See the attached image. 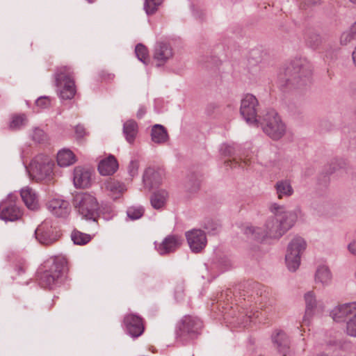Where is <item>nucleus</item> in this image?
I'll return each mask as SVG.
<instances>
[{"instance_id": "7ed1b4c3", "label": "nucleus", "mask_w": 356, "mask_h": 356, "mask_svg": "<svg viewBox=\"0 0 356 356\" xmlns=\"http://www.w3.org/2000/svg\"><path fill=\"white\" fill-rule=\"evenodd\" d=\"M286 232L280 223L276 216L268 218L265 223V229L261 227L248 226L245 229V234L252 238L260 241L266 237L278 239L282 237Z\"/></svg>"}, {"instance_id": "603ef678", "label": "nucleus", "mask_w": 356, "mask_h": 356, "mask_svg": "<svg viewBox=\"0 0 356 356\" xmlns=\"http://www.w3.org/2000/svg\"><path fill=\"white\" fill-rule=\"evenodd\" d=\"M17 270L18 274L20 275L25 272V268L23 266H19L17 268Z\"/></svg>"}, {"instance_id": "e433bc0d", "label": "nucleus", "mask_w": 356, "mask_h": 356, "mask_svg": "<svg viewBox=\"0 0 356 356\" xmlns=\"http://www.w3.org/2000/svg\"><path fill=\"white\" fill-rule=\"evenodd\" d=\"M127 216L132 220L140 218L144 214L143 207H130L127 211Z\"/></svg>"}, {"instance_id": "f8f14e48", "label": "nucleus", "mask_w": 356, "mask_h": 356, "mask_svg": "<svg viewBox=\"0 0 356 356\" xmlns=\"http://www.w3.org/2000/svg\"><path fill=\"white\" fill-rule=\"evenodd\" d=\"M188 244L192 252H201L207 243L205 233L201 229H192L186 233Z\"/></svg>"}, {"instance_id": "c756f323", "label": "nucleus", "mask_w": 356, "mask_h": 356, "mask_svg": "<svg viewBox=\"0 0 356 356\" xmlns=\"http://www.w3.org/2000/svg\"><path fill=\"white\" fill-rule=\"evenodd\" d=\"M137 134L138 124L134 120H129L124 123L123 134L129 143H134Z\"/></svg>"}, {"instance_id": "b1692460", "label": "nucleus", "mask_w": 356, "mask_h": 356, "mask_svg": "<svg viewBox=\"0 0 356 356\" xmlns=\"http://www.w3.org/2000/svg\"><path fill=\"white\" fill-rule=\"evenodd\" d=\"M275 189L279 200L289 197L294 193L291 181L288 179L277 181L275 184Z\"/></svg>"}, {"instance_id": "bb28decb", "label": "nucleus", "mask_w": 356, "mask_h": 356, "mask_svg": "<svg viewBox=\"0 0 356 356\" xmlns=\"http://www.w3.org/2000/svg\"><path fill=\"white\" fill-rule=\"evenodd\" d=\"M169 136L165 128L161 124H154L151 130L152 141L156 144H163L168 140Z\"/></svg>"}, {"instance_id": "6e6552de", "label": "nucleus", "mask_w": 356, "mask_h": 356, "mask_svg": "<svg viewBox=\"0 0 356 356\" xmlns=\"http://www.w3.org/2000/svg\"><path fill=\"white\" fill-rule=\"evenodd\" d=\"M307 248V243L300 236L294 237L289 243L285 260L289 270L296 271L300 264L301 255Z\"/></svg>"}, {"instance_id": "4468645a", "label": "nucleus", "mask_w": 356, "mask_h": 356, "mask_svg": "<svg viewBox=\"0 0 356 356\" xmlns=\"http://www.w3.org/2000/svg\"><path fill=\"white\" fill-rule=\"evenodd\" d=\"M174 56V51L168 42L159 41L154 47V59L156 61L157 66L163 65Z\"/></svg>"}, {"instance_id": "37998d69", "label": "nucleus", "mask_w": 356, "mask_h": 356, "mask_svg": "<svg viewBox=\"0 0 356 356\" xmlns=\"http://www.w3.org/2000/svg\"><path fill=\"white\" fill-rule=\"evenodd\" d=\"M32 138L37 143H42L46 139V135L43 130L35 128L33 132Z\"/></svg>"}, {"instance_id": "ea45409f", "label": "nucleus", "mask_w": 356, "mask_h": 356, "mask_svg": "<svg viewBox=\"0 0 356 356\" xmlns=\"http://www.w3.org/2000/svg\"><path fill=\"white\" fill-rule=\"evenodd\" d=\"M356 39V35L353 31L350 28L348 31H344L340 37V42L343 45H346L353 40Z\"/></svg>"}, {"instance_id": "c85d7f7f", "label": "nucleus", "mask_w": 356, "mask_h": 356, "mask_svg": "<svg viewBox=\"0 0 356 356\" xmlns=\"http://www.w3.org/2000/svg\"><path fill=\"white\" fill-rule=\"evenodd\" d=\"M76 156L69 149H63L57 154V163L60 167H67L76 162Z\"/></svg>"}, {"instance_id": "20e7f679", "label": "nucleus", "mask_w": 356, "mask_h": 356, "mask_svg": "<svg viewBox=\"0 0 356 356\" xmlns=\"http://www.w3.org/2000/svg\"><path fill=\"white\" fill-rule=\"evenodd\" d=\"M66 261L64 258L56 257L45 264L47 268L39 275V283L42 287L52 288L56 285L66 270Z\"/></svg>"}, {"instance_id": "2f4dec72", "label": "nucleus", "mask_w": 356, "mask_h": 356, "mask_svg": "<svg viewBox=\"0 0 356 356\" xmlns=\"http://www.w3.org/2000/svg\"><path fill=\"white\" fill-rule=\"evenodd\" d=\"M168 193L165 190H159L154 192L150 198V202L152 207L155 209L163 208L167 201Z\"/></svg>"}, {"instance_id": "2eb2a0df", "label": "nucleus", "mask_w": 356, "mask_h": 356, "mask_svg": "<svg viewBox=\"0 0 356 356\" xmlns=\"http://www.w3.org/2000/svg\"><path fill=\"white\" fill-rule=\"evenodd\" d=\"M48 211L58 218H66L70 213V205L66 200L54 198L47 203Z\"/></svg>"}, {"instance_id": "aec40b11", "label": "nucleus", "mask_w": 356, "mask_h": 356, "mask_svg": "<svg viewBox=\"0 0 356 356\" xmlns=\"http://www.w3.org/2000/svg\"><path fill=\"white\" fill-rule=\"evenodd\" d=\"M162 172L153 168H147L143 177L144 186L149 190L157 187L162 181Z\"/></svg>"}, {"instance_id": "de8ad7c7", "label": "nucleus", "mask_w": 356, "mask_h": 356, "mask_svg": "<svg viewBox=\"0 0 356 356\" xmlns=\"http://www.w3.org/2000/svg\"><path fill=\"white\" fill-rule=\"evenodd\" d=\"M75 134L77 138H81L85 134V129L81 125H77L75 127Z\"/></svg>"}, {"instance_id": "58836bf2", "label": "nucleus", "mask_w": 356, "mask_h": 356, "mask_svg": "<svg viewBox=\"0 0 356 356\" xmlns=\"http://www.w3.org/2000/svg\"><path fill=\"white\" fill-rule=\"evenodd\" d=\"M346 330L349 336L356 337V312L347 321Z\"/></svg>"}, {"instance_id": "f3484780", "label": "nucleus", "mask_w": 356, "mask_h": 356, "mask_svg": "<svg viewBox=\"0 0 356 356\" xmlns=\"http://www.w3.org/2000/svg\"><path fill=\"white\" fill-rule=\"evenodd\" d=\"M356 312V302L339 305L335 307L330 313L333 320L336 322H343L348 316H353Z\"/></svg>"}, {"instance_id": "f704fd0d", "label": "nucleus", "mask_w": 356, "mask_h": 356, "mask_svg": "<svg viewBox=\"0 0 356 356\" xmlns=\"http://www.w3.org/2000/svg\"><path fill=\"white\" fill-rule=\"evenodd\" d=\"M135 53L138 60L142 63L144 64H147L148 63V50L143 44H138L135 49Z\"/></svg>"}, {"instance_id": "39448f33", "label": "nucleus", "mask_w": 356, "mask_h": 356, "mask_svg": "<svg viewBox=\"0 0 356 356\" xmlns=\"http://www.w3.org/2000/svg\"><path fill=\"white\" fill-rule=\"evenodd\" d=\"M54 161L47 155L38 154L31 161L29 173L37 181H50L54 177Z\"/></svg>"}, {"instance_id": "72a5a7b5", "label": "nucleus", "mask_w": 356, "mask_h": 356, "mask_svg": "<svg viewBox=\"0 0 356 356\" xmlns=\"http://www.w3.org/2000/svg\"><path fill=\"white\" fill-rule=\"evenodd\" d=\"M71 238L74 244L82 245L88 243L91 237L89 234L82 233L77 230H74L71 234Z\"/></svg>"}, {"instance_id": "412c9836", "label": "nucleus", "mask_w": 356, "mask_h": 356, "mask_svg": "<svg viewBox=\"0 0 356 356\" xmlns=\"http://www.w3.org/2000/svg\"><path fill=\"white\" fill-rule=\"evenodd\" d=\"M91 172L82 167H76L74 170V184L77 188H87L90 186Z\"/></svg>"}, {"instance_id": "a19ab883", "label": "nucleus", "mask_w": 356, "mask_h": 356, "mask_svg": "<svg viewBox=\"0 0 356 356\" xmlns=\"http://www.w3.org/2000/svg\"><path fill=\"white\" fill-rule=\"evenodd\" d=\"M236 151V146L234 144H223L220 147V152L225 156H232Z\"/></svg>"}, {"instance_id": "4be33fe9", "label": "nucleus", "mask_w": 356, "mask_h": 356, "mask_svg": "<svg viewBox=\"0 0 356 356\" xmlns=\"http://www.w3.org/2000/svg\"><path fill=\"white\" fill-rule=\"evenodd\" d=\"M272 341L278 351L286 356L289 350V339L286 334L282 330H277L272 335Z\"/></svg>"}, {"instance_id": "a878e982", "label": "nucleus", "mask_w": 356, "mask_h": 356, "mask_svg": "<svg viewBox=\"0 0 356 356\" xmlns=\"http://www.w3.org/2000/svg\"><path fill=\"white\" fill-rule=\"evenodd\" d=\"M305 313L302 318V321L305 324H308L311 318L313 316L314 309L316 307V300L312 291H309L305 295Z\"/></svg>"}, {"instance_id": "9d476101", "label": "nucleus", "mask_w": 356, "mask_h": 356, "mask_svg": "<svg viewBox=\"0 0 356 356\" xmlns=\"http://www.w3.org/2000/svg\"><path fill=\"white\" fill-rule=\"evenodd\" d=\"M259 102L255 96L246 94L241 101L240 113L247 123L259 127V118L257 116Z\"/></svg>"}, {"instance_id": "f03ea898", "label": "nucleus", "mask_w": 356, "mask_h": 356, "mask_svg": "<svg viewBox=\"0 0 356 356\" xmlns=\"http://www.w3.org/2000/svg\"><path fill=\"white\" fill-rule=\"evenodd\" d=\"M57 94L61 99H72L76 94L74 72L70 67L63 66L54 74Z\"/></svg>"}, {"instance_id": "49530a36", "label": "nucleus", "mask_w": 356, "mask_h": 356, "mask_svg": "<svg viewBox=\"0 0 356 356\" xmlns=\"http://www.w3.org/2000/svg\"><path fill=\"white\" fill-rule=\"evenodd\" d=\"M204 227L209 233L214 234L218 229L219 225L211 220H208L205 222Z\"/></svg>"}, {"instance_id": "8fccbe9b", "label": "nucleus", "mask_w": 356, "mask_h": 356, "mask_svg": "<svg viewBox=\"0 0 356 356\" xmlns=\"http://www.w3.org/2000/svg\"><path fill=\"white\" fill-rule=\"evenodd\" d=\"M146 113V109L145 107H140L137 113V117L141 118L145 113Z\"/></svg>"}, {"instance_id": "4c0bfd02", "label": "nucleus", "mask_w": 356, "mask_h": 356, "mask_svg": "<svg viewBox=\"0 0 356 356\" xmlns=\"http://www.w3.org/2000/svg\"><path fill=\"white\" fill-rule=\"evenodd\" d=\"M162 0H145L144 9L147 15L154 14L161 4Z\"/></svg>"}, {"instance_id": "13d9d810", "label": "nucleus", "mask_w": 356, "mask_h": 356, "mask_svg": "<svg viewBox=\"0 0 356 356\" xmlns=\"http://www.w3.org/2000/svg\"><path fill=\"white\" fill-rule=\"evenodd\" d=\"M318 356H327V355L325 353H321Z\"/></svg>"}, {"instance_id": "3c124183", "label": "nucleus", "mask_w": 356, "mask_h": 356, "mask_svg": "<svg viewBox=\"0 0 356 356\" xmlns=\"http://www.w3.org/2000/svg\"><path fill=\"white\" fill-rule=\"evenodd\" d=\"M352 58H353V63L356 66V46H355V48L352 54Z\"/></svg>"}, {"instance_id": "09e8293b", "label": "nucleus", "mask_w": 356, "mask_h": 356, "mask_svg": "<svg viewBox=\"0 0 356 356\" xmlns=\"http://www.w3.org/2000/svg\"><path fill=\"white\" fill-rule=\"evenodd\" d=\"M348 250L351 254L356 255V241H353L348 244Z\"/></svg>"}, {"instance_id": "7c9ffc66", "label": "nucleus", "mask_w": 356, "mask_h": 356, "mask_svg": "<svg viewBox=\"0 0 356 356\" xmlns=\"http://www.w3.org/2000/svg\"><path fill=\"white\" fill-rule=\"evenodd\" d=\"M332 274L329 268L326 266H320L318 267L315 274V282L320 283L323 286H327L332 282Z\"/></svg>"}, {"instance_id": "79ce46f5", "label": "nucleus", "mask_w": 356, "mask_h": 356, "mask_svg": "<svg viewBox=\"0 0 356 356\" xmlns=\"http://www.w3.org/2000/svg\"><path fill=\"white\" fill-rule=\"evenodd\" d=\"M254 316H255V313L252 312V310L250 312L247 311L245 314L241 315L240 323L243 325V326L246 327L252 321V319Z\"/></svg>"}, {"instance_id": "6e6d98bb", "label": "nucleus", "mask_w": 356, "mask_h": 356, "mask_svg": "<svg viewBox=\"0 0 356 356\" xmlns=\"http://www.w3.org/2000/svg\"><path fill=\"white\" fill-rule=\"evenodd\" d=\"M241 160H243V163H245V164L247 163V160H246V159H245V158H243H243L241 157Z\"/></svg>"}, {"instance_id": "c03bdc74", "label": "nucleus", "mask_w": 356, "mask_h": 356, "mask_svg": "<svg viewBox=\"0 0 356 356\" xmlns=\"http://www.w3.org/2000/svg\"><path fill=\"white\" fill-rule=\"evenodd\" d=\"M35 104L41 109L47 108L50 106L51 99L49 97H40L36 100Z\"/></svg>"}, {"instance_id": "c9c22d12", "label": "nucleus", "mask_w": 356, "mask_h": 356, "mask_svg": "<svg viewBox=\"0 0 356 356\" xmlns=\"http://www.w3.org/2000/svg\"><path fill=\"white\" fill-rule=\"evenodd\" d=\"M306 42L311 48L316 49L321 44L322 39L319 34L311 33L307 36Z\"/></svg>"}, {"instance_id": "6ab92c4d", "label": "nucleus", "mask_w": 356, "mask_h": 356, "mask_svg": "<svg viewBox=\"0 0 356 356\" xmlns=\"http://www.w3.org/2000/svg\"><path fill=\"white\" fill-rule=\"evenodd\" d=\"M182 239L181 237L174 235L168 236L156 246L157 251L161 255H164L175 251L181 244Z\"/></svg>"}, {"instance_id": "864d4df0", "label": "nucleus", "mask_w": 356, "mask_h": 356, "mask_svg": "<svg viewBox=\"0 0 356 356\" xmlns=\"http://www.w3.org/2000/svg\"><path fill=\"white\" fill-rule=\"evenodd\" d=\"M308 4H316L318 0H306Z\"/></svg>"}, {"instance_id": "4d7b16f0", "label": "nucleus", "mask_w": 356, "mask_h": 356, "mask_svg": "<svg viewBox=\"0 0 356 356\" xmlns=\"http://www.w3.org/2000/svg\"><path fill=\"white\" fill-rule=\"evenodd\" d=\"M352 3L356 4V0H349Z\"/></svg>"}, {"instance_id": "dca6fc26", "label": "nucleus", "mask_w": 356, "mask_h": 356, "mask_svg": "<svg viewBox=\"0 0 356 356\" xmlns=\"http://www.w3.org/2000/svg\"><path fill=\"white\" fill-rule=\"evenodd\" d=\"M124 323L127 332L133 337H138L144 331V326L142 318L133 314L127 315L124 318Z\"/></svg>"}, {"instance_id": "423d86ee", "label": "nucleus", "mask_w": 356, "mask_h": 356, "mask_svg": "<svg viewBox=\"0 0 356 356\" xmlns=\"http://www.w3.org/2000/svg\"><path fill=\"white\" fill-rule=\"evenodd\" d=\"M259 126L275 140L282 138L286 133V125L275 110L267 111L263 116H259Z\"/></svg>"}, {"instance_id": "1a4fd4ad", "label": "nucleus", "mask_w": 356, "mask_h": 356, "mask_svg": "<svg viewBox=\"0 0 356 356\" xmlns=\"http://www.w3.org/2000/svg\"><path fill=\"white\" fill-rule=\"evenodd\" d=\"M202 326L201 321L197 317L185 316L177 324V337L182 341L193 339L200 333Z\"/></svg>"}, {"instance_id": "9b49d317", "label": "nucleus", "mask_w": 356, "mask_h": 356, "mask_svg": "<svg viewBox=\"0 0 356 356\" xmlns=\"http://www.w3.org/2000/svg\"><path fill=\"white\" fill-rule=\"evenodd\" d=\"M269 209L271 213L277 217L286 232L293 227L300 213L299 209L287 211L284 206L277 203L272 204Z\"/></svg>"}, {"instance_id": "0eeeda50", "label": "nucleus", "mask_w": 356, "mask_h": 356, "mask_svg": "<svg viewBox=\"0 0 356 356\" xmlns=\"http://www.w3.org/2000/svg\"><path fill=\"white\" fill-rule=\"evenodd\" d=\"M74 204L82 218L95 221L98 215L99 205L96 198L87 193L75 195Z\"/></svg>"}, {"instance_id": "ddd939ff", "label": "nucleus", "mask_w": 356, "mask_h": 356, "mask_svg": "<svg viewBox=\"0 0 356 356\" xmlns=\"http://www.w3.org/2000/svg\"><path fill=\"white\" fill-rule=\"evenodd\" d=\"M35 235L37 240L44 245H50L58 238V234L49 221H44L39 225L35 231Z\"/></svg>"}, {"instance_id": "cd10ccee", "label": "nucleus", "mask_w": 356, "mask_h": 356, "mask_svg": "<svg viewBox=\"0 0 356 356\" xmlns=\"http://www.w3.org/2000/svg\"><path fill=\"white\" fill-rule=\"evenodd\" d=\"M104 187L110 193L113 198H117L120 194L124 193L127 188L124 184L113 179H109L104 183Z\"/></svg>"}, {"instance_id": "393cba45", "label": "nucleus", "mask_w": 356, "mask_h": 356, "mask_svg": "<svg viewBox=\"0 0 356 356\" xmlns=\"http://www.w3.org/2000/svg\"><path fill=\"white\" fill-rule=\"evenodd\" d=\"M20 195L25 205L31 210H36L39 207L38 196L35 192L29 187L21 190Z\"/></svg>"}, {"instance_id": "a18cd8bd", "label": "nucleus", "mask_w": 356, "mask_h": 356, "mask_svg": "<svg viewBox=\"0 0 356 356\" xmlns=\"http://www.w3.org/2000/svg\"><path fill=\"white\" fill-rule=\"evenodd\" d=\"M139 168V163L137 161H131L128 165V172L131 177H134L138 175Z\"/></svg>"}, {"instance_id": "a211bd4d", "label": "nucleus", "mask_w": 356, "mask_h": 356, "mask_svg": "<svg viewBox=\"0 0 356 356\" xmlns=\"http://www.w3.org/2000/svg\"><path fill=\"white\" fill-rule=\"evenodd\" d=\"M22 212L19 207L11 202H3L0 205V218L6 221L19 219Z\"/></svg>"}, {"instance_id": "5701e85b", "label": "nucleus", "mask_w": 356, "mask_h": 356, "mask_svg": "<svg viewBox=\"0 0 356 356\" xmlns=\"http://www.w3.org/2000/svg\"><path fill=\"white\" fill-rule=\"evenodd\" d=\"M118 168V163L116 159L110 155L107 158L102 159L98 165V170L103 176L111 175L115 172Z\"/></svg>"}, {"instance_id": "f257e3e1", "label": "nucleus", "mask_w": 356, "mask_h": 356, "mask_svg": "<svg viewBox=\"0 0 356 356\" xmlns=\"http://www.w3.org/2000/svg\"><path fill=\"white\" fill-rule=\"evenodd\" d=\"M311 74L309 63L305 59H296L278 74L277 85L281 90L299 87L309 82Z\"/></svg>"}, {"instance_id": "5fc2aeb1", "label": "nucleus", "mask_w": 356, "mask_h": 356, "mask_svg": "<svg viewBox=\"0 0 356 356\" xmlns=\"http://www.w3.org/2000/svg\"><path fill=\"white\" fill-rule=\"evenodd\" d=\"M350 28L356 35V22L350 26Z\"/></svg>"}, {"instance_id": "473e14b6", "label": "nucleus", "mask_w": 356, "mask_h": 356, "mask_svg": "<svg viewBox=\"0 0 356 356\" xmlns=\"http://www.w3.org/2000/svg\"><path fill=\"white\" fill-rule=\"evenodd\" d=\"M27 123V118L24 114L13 115L9 124V128L12 130H18Z\"/></svg>"}]
</instances>
